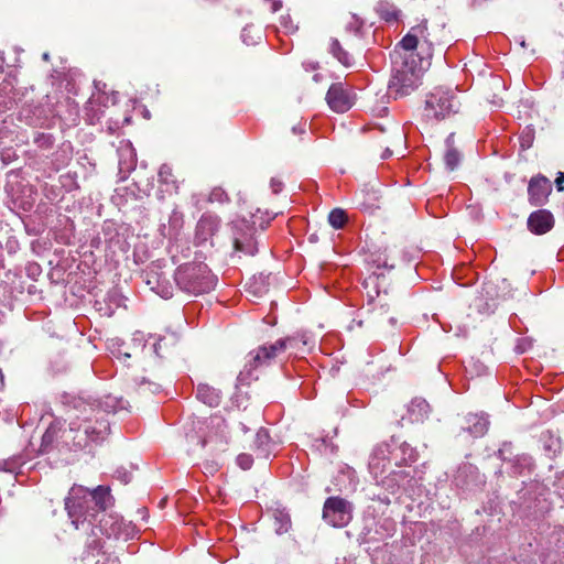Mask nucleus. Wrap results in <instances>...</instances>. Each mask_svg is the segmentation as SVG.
Masks as SVG:
<instances>
[{"label": "nucleus", "instance_id": "1", "mask_svg": "<svg viewBox=\"0 0 564 564\" xmlns=\"http://www.w3.org/2000/svg\"><path fill=\"white\" fill-rule=\"evenodd\" d=\"M112 502L110 489L105 486L89 490L75 485L65 498V509L74 528L83 530L94 538L87 543V549H101L99 534L129 540L138 533L131 521H124L117 513L106 512Z\"/></svg>", "mask_w": 564, "mask_h": 564}, {"label": "nucleus", "instance_id": "2", "mask_svg": "<svg viewBox=\"0 0 564 564\" xmlns=\"http://www.w3.org/2000/svg\"><path fill=\"white\" fill-rule=\"evenodd\" d=\"M115 399L108 397L105 401L107 408H113ZM63 403L68 408L70 415L69 427L63 430L61 441L70 449L77 451L87 447L90 443H99L106 438L110 431V423L106 419L108 409H100L96 401L83 397L65 394Z\"/></svg>", "mask_w": 564, "mask_h": 564}, {"label": "nucleus", "instance_id": "3", "mask_svg": "<svg viewBox=\"0 0 564 564\" xmlns=\"http://www.w3.org/2000/svg\"><path fill=\"white\" fill-rule=\"evenodd\" d=\"M392 75L389 80V91L394 97L410 95L420 86L424 70L423 58L415 52H406L395 47L391 54Z\"/></svg>", "mask_w": 564, "mask_h": 564}, {"label": "nucleus", "instance_id": "4", "mask_svg": "<svg viewBox=\"0 0 564 564\" xmlns=\"http://www.w3.org/2000/svg\"><path fill=\"white\" fill-rule=\"evenodd\" d=\"M417 459V452L406 442L391 437L389 442L378 444L369 459V471L372 476H380L390 467L401 468L411 466Z\"/></svg>", "mask_w": 564, "mask_h": 564}, {"label": "nucleus", "instance_id": "5", "mask_svg": "<svg viewBox=\"0 0 564 564\" xmlns=\"http://www.w3.org/2000/svg\"><path fill=\"white\" fill-rule=\"evenodd\" d=\"M174 281L182 292L198 296L214 290L217 278L207 264L203 262H187L176 268Z\"/></svg>", "mask_w": 564, "mask_h": 564}, {"label": "nucleus", "instance_id": "6", "mask_svg": "<svg viewBox=\"0 0 564 564\" xmlns=\"http://www.w3.org/2000/svg\"><path fill=\"white\" fill-rule=\"evenodd\" d=\"M295 343L296 339L293 337L281 338L271 345H263L250 351L245 368L237 377L238 384H249L253 379L254 370L271 365L280 354L289 348H293Z\"/></svg>", "mask_w": 564, "mask_h": 564}, {"label": "nucleus", "instance_id": "7", "mask_svg": "<svg viewBox=\"0 0 564 564\" xmlns=\"http://www.w3.org/2000/svg\"><path fill=\"white\" fill-rule=\"evenodd\" d=\"M460 102L449 88L436 87L426 95L423 116L426 120H443L458 112Z\"/></svg>", "mask_w": 564, "mask_h": 564}, {"label": "nucleus", "instance_id": "8", "mask_svg": "<svg viewBox=\"0 0 564 564\" xmlns=\"http://www.w3.org/2000/svg\"><path fill=\"white\" fill-rule=\"evenodd\" d=\"M323 518L335 528H344L352 518L351 505L343 498L329 497L324 503Z\"/></svg>", "mask_w": 564, "mask_h": 564}, {"label": "nucleus", "instance_id": "9", "mask_svg": "<svg viewBox=\"0 0 564 564\" xmlns=\"http://www.w3.org/2000/svg\"><path fill=\"white\" fill-rule=\"evenodd\" d=\"M144 281L150 289L163 299H171L174 288L167 273L159 262L151 263L143 272Z\"/></svg>", "mask_w": 564, "mask_h": 564}, {"label": "nucleus", "instance_id": "10", "mask_svg": "<svg viewBox=\"0 0 564 564\" xmlns=\"http://www.w3.org/2000/svg\"><path fill=\"white\" fill-rule=\"evenodd\" d=\"M325 100L334 112L344 113L355 105L356 96L350 88L338 82L330 85Z\"/></svg>", "mask_w": 564, "mask_h": 564}, {"label": "nucleus", "instance_id": "11", "mask_svg": "<svg viewBox=\"0 0 564 564\" xmlns=\"http://www.w3.org/2000/svg\"><path fill=\"white\" fill-rule=\"evenodd\" d=\"M424 45H426V52L430 55L432 43L429 41L426 20L412 26L395 47L406 52H415L420 47L422 52H425Z\"/></svg>", "mask_w": 564, "mask_h": 564}, {"label": "nucleus", "instance_id": "12", "mask_svg": "<svg viewBox=\"0 0 564 564\" xmlns=\"http://www.w3.org/2000/svg\"><path fill=\"white\" fill-rule=\"evenodd\" d=\"M376 482L386 488L391 494L397 492L404 487L406 482L412 480L411 471L397 467H390L388 471H383L380 476H372Z\"/></svg>", "mask_w": 564, "mask_h": 564}, {"label": "nucleus", "instance_id": "13", "mask_svg": "<svg viewBox=\"0 0 564 564\" xmlns=\"http://www.w3.org/2000/svg\"><path fill=\"white\" fill-rule=\"evenodd\" d=\"M551 191L552 185L549 178L541 175L532 177L528 186L530 203L534 206H542L546 202Z\"/></svg>", "mask_w": 564, "mask_h": 564}, {"label": "nucleus", "instance_id": "14", "mask_svg": "<svg viewBox=\"0 0 564 564\" xmlns=\"http://www.w3.org/2000/svg\"><path fill=\"white\" fill-rule=\"evenodd\" d=\"M234 247L236 251L254 256L258 252V247L253 236V229L248 226L237 228L234 234Z\"/></svg>", "mask_w": 564, "mask_h": 564}, {"label": "nucleus", "instance_id": "15", "mask_svg": "<svg viewBox=\"0 0 564 564\" xmlns=\"http://www.w3.org/2000/svg\"><path fill=\"white\" fill-rule=\"evenodd\" d=\"M220 219L216 215L204 214L196 226L195 239L198 243L209 240L219 229Z\"/></svg>", "mask_w": 564, "mask_h": 564}, {"label": "nucleus", "instance_id": "16", "mask_svg": "<svg viewBox=\"0 0 564 564\" xmlns=\"http://www.w3.org/2000/svg\"><path fill=\"white\" fill-rule=\"evenodd\" d=\"M554 226L553 215L546 209L533 212L528 218V228L534 235H544Z\"/></svg>", "mask_w": 564, "mask_h": 564}, {"label": "nucleus", "instance_id": "17", "mask_svg": "<svg viewBox=\"0 0 564 564\" xmlns=\"http://www.w3.org/2000/svg\"><path fill=\"white\" fill-rule=\"evenodd\" d=\"M466 425L463 430L467 431L474 437L484 436L489 426V421L484 414H468L465 417Z\"/></svg>", "mask_w": 564, "mask_h": 564}, {"label": "nucleus", "instance_id": "18", "mask_svg": "<svg viewBox=\"0 0 564 564\" xmlns=\"http://www.w3.org/2000/svg\"><path fill=\"white\" fill-rule=\"evenodd\" d=\"M221 398V391L207 383H199L196 388V399L209 408L218 406Z\"/></svg>", "mask_w": 564, "mask_h": 564}, {"label": "nucleus", "instance_id": "19", "mask_svg": "<svg viewBox=\"0 0 564 564\" xmlns=\"http://www.w3.org/2000/svg\"><path fill=\"white\" fill-rule=\"evenodd\" d=\"M431 406L426 400L422 398H414L408 405V419L411 423L423 422L429 417Z\"/></svg>", "mask_w": 564, "mask_h": 564}, {"label": "nucleus", "instance_id": "20", "mask_svg": "<svg viewBox=\"0 0 564 564\" xmlns=\"http://www.w3.org/2000/svg\"><path fill=\"white\" fill-rule=\"evenodd\" d=\"M328 52L345 67H351L355 64L352 55L335 37H332L329 41Z\"/></svg>", "mask_w": 564, "mask_h": 564}, {"label": "nucleus", "instance_id": "21", "mask_svg": "<svg viewBox=\"0 0 564 564\" xmlns=\"http://www.w3.org/2000/svg\"><path fill=\"white\" fill-rule=\"evenodd\" d=\"M272 519L276 534H284L289 532L292 527L290 513L284 508H274L272 510Z\"/></svg>", "mask_w": 564, "mask_h": 564}, {"label": "nucleus", "instance_id": "22", "mask_svg": "<svg viewBox=\"0 0 564 564\" xmlns=\"http://www.w3.org/2000/svg\"><path fill=\"white\" fill-rule=\"evenodd\" d=\"M118 154L120 171H131L134 169L137 163V156L134 149L131 147L129 142L122 144L119 148Z\"/></svg>", "mask_w": 564, "mask_h": 564}, {"label": "nucleus", "instance_id": "23", "mask_svg": "<svg viewBox=\"0 0 564 564\" xmlns=\"http://www.w3.org/2000/svg\"><path fill=\"white\" fill-rule=\"evenodd\" d=\"M62 432L63 431L58 423L50 424V426L46 429L45 433L42 436L40 452L43 454L48 453L53 447L54 442L57 441L58 437L61 438Z\"/></svg>", "mask_w": 564, "mask_h": 564}, {"label": "nucleus", "instance_id": "24", "mask_svg": "<svg viewBox=\"0 0 564 564\" xmlns=\"http://www.w3.org/2000/svg\"><path fill=\"white\" fill-rule=\"evenodd\" d=\"M159 182L165 186L169 193L177 192V181L174 178L172 167L169 164H162L159 170Z\"/></svg>", "mask_w": 564, "mask_h": 564}, {"label": "nucleus", "instance_id": "25", "mask_svg": "<svg viewBox=\"0 0 564 564\" xmlns=\"http://www.w3.org/2000/svg\"><path fill=\"white\" fill-rule=\"evenodd\" d=\"M543 449L549 457H554L562 449L561 440L550 431L542 434Z\"/></svg>", "mask_w": 564, "mask_h": 564}, {"label": "nucleus", "instance_id": "26", "mask_svg": "<svg viewBox=\"0 0 564 564\" xmlns=\"http://www.w3.org/2000/svg\"><path fill=\"white\" fill-rule=\"evenodd\" d=\"M533 467V459L530 455H517L512 460V468L514 475H523L530 473Z\"/></svg>", "mask_w": 564, "mask_h": 564}, {"label": "nucleus", "instance_id": "27", "mask_svg": "<svg viewBox=\"0 0 564 564\" xmlns=\"http://www.w3.org/2000/svg\"><path fill=\"white\" fill-rule=\"evenodd\" d=\"M270 443L271 438L269 431L267 429L261 427L256 434L253 443L254 447L260 452L261 455L267 457L270 453Z\"/></svg>", "mask_w": 564, "mask_h": 564}, {"label": "nucleus", "instance_id": "28", "mask_svg": "<svg viewBox=\"0 0 564 564\" xmlns=\"http://www.w3.org/2000/svg\"><path fill=\"white\" fill-rule=\"evenodd\" d=\"M376 11L387 22L398 20L399 11L393 4L387 1H379L376 6Z\"/></svg>", "mask_w": 564, "mask_h": 564}, {"label": "nucleus", "instance_id": "29", "mask_svg": "<svg viewBox=\"0 0 564 564\" xmlns=\"http://www.w3.org/2000/svg\"><path fill=\"white\" fill-rule=\"evenodd\" d=\"M328 221L333 228L341 229L347 221V215L343 209L335 208L329 213Z\"/></svg>", "mask_w": 564, "mask_h": 564}, {"label": "nucleus", "instance_id": "30", "mask_svg": "<svg viewBox=\"0 0 564 564\" xmlns=\"http://www.w3.org/2000/svg\"><path fill=\"white\" fill-rule=\"evenodd\" d=\"M444 160L448 170L453 171L458 166L460 155L456 149L449 147L445 153Z\"/></svg>", "mask_w": 564, "mask_h": 564}, {"label": "nucleus", "instance_id": "31", "mask_svg": "<svg viewBox=\"0 0 564 564\" xmlns=\"http://www.w3.org/2000/svg\"><path fill=\"white\" fill-rule=\"evenodd\" d=\"M69 145L67 148H62L59 152L56 153L57 158L54 160L55 169L59 170L68 164L72 159V154L69 151Z\"/></svg>", "mask_w": 564, "mask_h": 564}, {"label": "nucleus", "instance_id": "32", "mask_svg": "<svg viewBox=\"0 0 564 564\" xmlns=\"http://www.w3.org/2000/svg\"><path fill=\"white\" fill-rule=\"evenodd\" d=\"M175 343H176V337L174 335L170 336L169 338L160 337L153 344V350L156 356L162 357L161 350H163V348H166L167 345H171V346L175 345Z\"/></svg>", "mask_w": 564, "mask_h": 564}, {"label": "nucleus", "instance_id": "33", "mask_svg": "<svg viewBox=\"0 0 564 564\" xmlns=\"http://www.w3.org/2000/svg\"><path fill=\"white\" fill-rule=\"evenodd\" d=\"M34 143L42 149L52 148L54 138L51 133L41 132L34 137Z\"/></svg>", "mask_w": 564, "mask_h": 564}, {"label": "nucleus", "instance_id": "34", "mask_svg": "<svg viewBox=\"0 0 564 564\" xmlns=\"http://www.w3.org/2000/svg\"><path fill=\"white\" fill-rule=\"evenodd\" d=\"M99 551L100 549H96ZM98 558L96 561V564H120V560L117 555L109 552H98L97 553Z\"/></svg>", "mask_w": 564, "mask_h": 564}, {"label": "nucleus", "instance_id": "35", "mask_svg": "<svg viewBox=\"0 0 564 564\" xmlns=\"http://www.w3.org/2000/svg\"><path fill=\"white\" fill-rule=\"evenodd\" d=\"M228 200V195L227 193L220 188V187H216L214 188L210 194H209V202L212 203H225Z\"/></svg>", "mask_w": 564, "mask_h": 564}, {"label": "nucleus", "instance_id": "36", "mask_svg": "<svg viewBox=\"0 0 564 564\" xmlns=\"http://www.w3.org/2000/svg\"><path fill=\"white\" fill-rule=\"evenodd\" d=\"M236 462L241 469L248 470L253 464V458L250 454L242 453L237 456Z\"/></svg>", "mask_w": 564, "mask_h": 564}, {"label": "nucleus", "instance_id": "37", "mask_svg": "<svg viewBox=\"0 0 564 564\" xmlns=\"http://www.w3.org/2000/svg\"><path fill=\"white\" fill-rule=\"evenodd\" d=\"M2 466L0 468H2L3 470L6 471H10V473H14L17 470V468H19L22 463L20 462L19 458H12L10 460H4L3 463H0Z\"/></svg>", "mask_w": 564, "mask_h": 564}, {"label": "nucleus", "instance_id": "38", "mask_svg": "<svg viewBox=\"0 0 564 564\" xmlns=\"http://www.w3.org/2000/svg\"><path fill=\"white\" fill-rule=\"evenodd\" d=\"M533 142V133L530 129L522 132L520 137V143L521 148L523 150L529 149L532 145Z\"/></svg>", "mask_w": 564, "mask_h": 564}, {"label": "nucleus", "instance_id": "39", "mask_svg": "<svg viewBox=\"0 0 564 564\" xmlns=\"http://www.w3.org/2000/svg\"><path fill=\"white\" fill-rule=\"evenodd\" d=\"M106 99H107V100H109L110 98H109L108 96H106L105 94H99V95L97 96V98H96L95 96H93V97L89 99V101H88V106H89L91 109L94 108V105H95L96 102H98V104H102L104 106H106V102H105V100H106Z\"/></svg>", "mask_w": 564, "mask_h": 564}, {"label": "nucleus", "instance_id": "40", "mask_svg": "<svg viewBox=\"0 0 564 564\" xmlns=\"http://www.w3.org/2000/svg\"><path fill=\"white\" fill-rule=\"evenodd\" d=\"M271 189L274 194H278L282 191L283 183L276 178H271L270 182Z\"/></svg>", "mask_w": 564, "mask_h": 564}, {"label": "nucleus", "instance_id": "41", "mask_svg": "<svg viewBox=\"0 0 564 564\" xmlns=\"http://www.w3.org/2000/svg\"><path fill=\"white\" fill-rule=\"evenodd\" d=\"M250 28L249 26H246L243 30H242V33H241V37H242V41L246 43V44H254L256 41H253L252 39H250Z\"/></svg>", "mask_w": 564, "mask_h": 564}, {"label": "nucleus", "instance_id": "42", "mask_svg": "<svg viewBox=\"0 0 564 564\" xmlns=\"http://www.w3.org/2000/svg\"><path fill=\"white\" fill-rule=\"evenodd\" d=\"M117 477L123 482L128 484L131 480V475L127 471L117 470Z\"/></svg>", "mask_w": 564, "mask_h": 564}, {"label": "nucleus", "instance_id": "43", "mask_svg": "<svg viewBox=\"0 0 564 564\" xmlns=\"http://www.w3.org/2000/svg\"><path fill=\"white\" fill-rule=\"evenodd\" d=\"M556 188L558 192H562L564 189V174L558 173V176L555 180Z\"/></svg>", "mask_w": 564, "mask_h": 564}, {"label": "nucleus", "instance_id": "44", "mask_svg": "<svg viewBox=\"0 0 564 564\" xmlns=\"http://www.w3.org/2000/svg\"><path fill=\"white\" fill-rule=\"evenodd\" d=\"M510 444H503V446L499 449V455L506 459L505 453L510 448Z\"/></svg>", "mask_w": 564, "mask_h": 564}, {"label": "nucleus", "instance_id": "45", "mask_svg": "<svg viewBox=\"0 0 564 564\" xmlns=\"http://www.w3.org/2000/svg\"><path fill=\"white\" fill-rule=\"evenodd\" d=\"M392 155V151L390 149H386L382 153V159H388Z\"/></svg>", "mask_w": 564, "mask_h": 564}, {"label": "nucleus", "instance_id": "46", "mask_svg": "<svg viewBox=\"0 0 564 564\" xmlns=\"http://www.w3.org/2000/svg\"><path fill=\"white\" fill-rule=\"evenodd\" d=\"M90 123L94 122L95 119H99V116L97 112H94L93 115H88Z\"/></svg>", "mask_w": 564, "mask_h": 564}, {"label": "nucleus", "instance_id": "47", "mask_svg": "<svg viewBox=\"0 0 564 564\" xmlns=\"http://www.w3.org/2000/svg\"><path fill=\"white\" fill-rule=\"evenodd\" d=\"M293 132L294 133H303L304 132V127H293Z\"/></svg>", "mask_w": 564, "mask_h": 564}, {"label": "nucleus", "instance_id": "48", "mask_svg": "<svg viewBox=\"0 0 564 564\" xmlns=\"http://www.w3.org/2000/svg\"><path fill=\"white\" fill-rule=\"evenodd\" d=\"M141 339H142V334L140 332L134 333L133 340H141Z\"/></svg>", "mask_w": 564, "mask_h": 564}, {"label": "nucleus", "instance_id": "49", "mask_svg": "<svg viewBox=\"0 0 564 564\" xmlns=\"http://www.w3.org/2000/svg\"><path fill=\"white\" fill-rule=\"evenodd\" d=\"M111 102H112V105H115L117 102V94L116 93L111 94Z\"/></svg>", "mask_w": 564, "mask_h": 564}, {"label": "nucleus", "instance_id": "50", "mask_svg": "<svg viewBox=\"0 0 564 564\" xmlns=\"http://www.w3.org/2000/svg\"><path fill=\"white\" fill-rule=\"evenodd\" d=\"M3 63H4V58H3V56L0 54V70H2Z\"/></svg>", "mask_w": 564, "mask_h": 564}, {"label": "nucleus", "instance_id": "51", "mask_svg": "<svg viewBox=\"0 0 564 564\" xmlns=\"http://www.w3.org/2000/svg\"><path fill=\"white\" fill-rule=\"evenodd\" d=\"M313 79H314L315 82H319V80H321V75H319V74H315V75L313 76Z\"/></svg>", "mask_w": 564, "mask_h": 564}, {"label": "nucleus", "instance_id": "52", "mask_svg": "<svg viewBox=\"0 0 564 564\" xmlns=\"http://www.w3.org/2000/svg\"><path fill=\"white\" fill-rule=\"evenodd\" d=\"M462 470H463V471H466V470H470V471H473V470H474V468H473L471 466H466V467H464Z\"/></svg>", "mask_w": 564, "mask_h": 564}, {"label": "nucleus", "instance_id": "53", "mask_svg": "<svg viewBox=\"0 0 564 564\" xmlns=\"http://www.w3.org/2000/svg\"><path fill=\"white\" fill-rule=\"evenodd\" d=\"M43 59H45V61H48V59H50V55H48V53H44V54H43Z\"/></svg>", "mask_w": 564, "mask_h": 564}, {"label": "nucleus", "instance_id": "54", "mask_svg": "<svg viewBox=\"0 0 564 564\" xmlns=\"http://www.w3.org/2000/svg\"><path fill=\"white\" fill-rule=\"evenodd\" d=\"M39 269H40L39 265H32L29 268V270H35V271H39Z\"/></svg>", "mask_w": 564, "mask_h": 564}, {"label": "nucleus", "instance_id": "55", "mask_svg": "<svg viewBox=\"0 0 564 564\" xmlns=\"http://www.w3.org/2000/svg\"><path fill=\"white\" fill-rule=\"evenodd\" d=\"M123 356H124L126 358H129V357H130V354H128V352H123Z\"/></svg>", "mask_w": 564, "mask_h": 564}]
</instances>
